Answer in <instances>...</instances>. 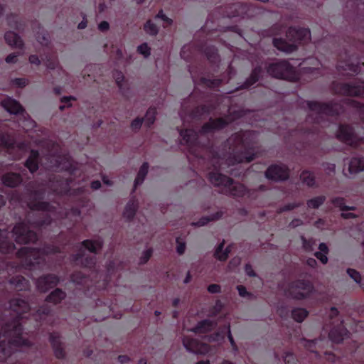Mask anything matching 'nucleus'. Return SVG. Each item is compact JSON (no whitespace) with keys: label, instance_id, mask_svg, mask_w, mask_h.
Instances as JSON below:
<instances>
[{"label":"nucleus","instance_id":"obj_1","mask_svg":"<svg viewBox=\"0 0 364 364\" xmlns=\"http://www.w3.org/2000/svg\"><path fill=\"white\" fill-rule=\"evenodd\" d=\"M181 144L186 145L190 154L199 160H208L209 168L213 171L208 173L209 181L220 188V192L233 198H252L255 191L249 190L245 185L235 182L232 178L218 172L224 161L229 166L250 163L255 159V141L250 131H239L232 134L224 144L228 151H220L209 140L201 144L198 133L193 129L180 130Z\"/></svg>","mask_w":364,"mask_h":364},{"label":"nucleus","instance_id":"obj_2","mask_svg":"<svg viewBox=\"0 0 364 364\" xmlns=\"http://www.w3.org/2000/svg\"><path fill=\"white\" fill-rule=\"evenodd\" d=\"M46 191L43 188L30 190L28 194L27 205L32 211L41 213H28L25 219L16 223L12 229L15 241L18 244L36 243L38 236L36 232L30 229V226L42 229L52 223L51 215L57 216V206L43 201Z\"/></svg>","mask_w":364,"mask_h":364},{"label":"nucleus","instance_id":"obj_3","mask_svg":"<svg viewBox=\"0 0 364 364\" xmlns=\"http://www.w3.org/2000/svg\"><path fill=\"white\" fill-rule=\"evenodd\" d=\"M11 318L0 321V363L4 362L20 347H29L31 342L23 337L21 321L27 317L31 307L26 299L12 298L9 301Z\"/></svg>","mask_w":364,"mask_h":364},{"label":"nucleus","instance_id":"obj_4","mask_svg":"<svg viewBox=\"0 0 364 364\" xmlns=\"http://www.w3.org/2000/svg\"><path fill=\"white\" fill-rule=\"evenodd\" d=\"M267 35L272 37V46H305L311 38L308 28L286 26L276 23L267 31Z\"/></svg>","mask_w":364,"mask_h":364},{"label":"nucleus","instance_id":"obj_5","mask_svg":"<svg viewBox=\"0 0 364 364\" xmlns=\"http://www.w3.org/2000/svg\"><path fill=\"white\" fill-rule=\"evenodd\" d=\"M306 105L309 110L316 112L307 115L306 121L312 122L313 125L311 128L304 130V134L306 135L314 134L317 132V125L322 120L323 115L336 117L344 110L343 104L334 100L328 102L308 100Z\"/></svg>","mask_w":364,"mask_h":364},{"label":"nucleus","instance_id":"obj_6","mask_svg":"<svg viewBox=\"0 0 364 364\" xmlns=\"http://www.w3.org/2000/svg\"><path fill=\"white\" fill-rule=\"evenodd\" d=\"M212 16L209 15L205 25L194 35V40L197 42L194 46H215L214 42L220 43V46H231L230 42L225 40L229 37L230 33L236 37H241L237 31L227 30L221 31L218 29V24L212 21Z\"/></svg>","mask_w":364,"mask_h":364},{"label":"nucleus","instance_id":"obj_7","mask_svg":"<svg viewBox=\"0 0 364 364\" xmlns=\"http://www.w3.org/2000/svg\"><path fill=\"white\" fill-rule=\"evenodd\" d=\"M61 252L60 247L47 244L43 247H23L18 249L16 255L23 260V264L29 270L40 269L45 263V256Z\"/></svg>","mask_w":364,"mask_h":364},{"label":"nucleus","instance_id":"obj_8","mask_svg":"<svg viewBox=\"0 0 364 364\" xmlns=\"http://www.w3.org/2000/svg\"><path fill=\"white\" fill-rule=\"evenodd\" d=\"M332 89L335 94L364 97L363 81L360 83L334 82L332 84ZM343 102L356 109L359 112L361 119L364 122V104L363 102L351 99H346Z\"/></svg>","mask_w":364,"mask_h":364},{"label":"nucleus","instance_id":"obj_9","mask_svg":"<svg viewBox=\"0 0 364 364\" xmlns=\"http://www.w3.org/2000/svg\"><path fill=\"white\" fill-rule=\"evenodd\" d=\"M336 135L340 141L364 150V129L358 124H340Z\"/></svg>","mask_w":364,"mask_h":364},{"label":"nucleus","instance_id":"obj_10","mask_svg":"<svg viewBox=\"0 0 364 364\" xmlns=\"http://www.w3.org/2000/svg\"><path fill=\"white\" fill-rule=\"evenodd\" d=\"M0 147L3 148L11 160H18L26 152L28 144L24 141H17L9 134L0 132Z\"/></svg>","mask_w":364,"mask_h":364},{"label":"nucleus","instance_id":"obj_11","mask_svg":"<svg viewBox=\"0 0 364 364\" xmlns=\"http://www.w3.org/2000/svg\"><path fill=\"white\" fill-rule=\"evenodd\" d=\"M220 98L218 97H213L207 104L196 106L188 112H186L183 106L180 116L183 123L186 122V117H188L192 121L198 122L216 110L218 108Z\"/></svg>","mask_w":364,"mask_h":364},{"label":"nucleus","instance_id":"obj_12","mask_svg":"<svg viewBox=\"0 0 364 364\" xmlns=\"http://www.w3.org/2000/svg\"><path fill=\"white\" fill-rule=\"evenodd\" d=\"M267 73L273 77L297 82L299 76L294 66L288 61L282 60L271 63L267 68Z\"/></svg>","mask_w":364,"mask_h":364},{"label":"nucleus","instance_id":"obj_13","mask_svg":"<svg viewBox=\"0 0 364 364\" xmlns=\"http://www.w3.org/2000/svg\"><path fill=\"white\" fill-rule=\"evenodd\" d=\"M314 291L315 287L312 282L304 279H298L290 282L287 289L288 296L295 300L307 299Z\"/></svg>","mask_w":364,"mask_h":364},{"label":"nucleus","instance_id":"obj_14","mask_svg":"<svg viewBox=\"0 0 364 364\" xmlns=\"http://www.w3.org/2000/svg\"><path fill=\"white\" fill-rule=\"evenodd\" d=\"M43 48V54L41 55V58L37 55H31L29 56V63L36 65H38L41 61H43L46 67L50 70L58 69L59 73H65V70L61 67H59L58 56L55 52L53 51V47H41Z\"/></svg>","mask_w":364,"mask_h":364},{"label":"nucleus","instance_id":"obj_15","mask_svg":"<svg viewBox=\"0 0 364 364\" xmlns=\"http://www.w3.org/2000/svg\"><path fill=\"white\" fill-rule=\"evenodd\" d=\"M193 47H181V50L180 52V55L181 58H185V53L186 49L187 48L190 53H192L190 50V48ZM200 51H203L205 53L207 60L208 61L210 66L211 67V70L213 72H218L219 70V64L220 62V58L218 54V51L216 49V47H198Z\"/></svg>","mask_w":364,"mask_h":364},{"label":"nucleus","instance_id":"obj_16","mask_svg":"<svg viewBox=\"0 0 364 364\" xmlns=\"http://www.w3.org/2000/svg\"><path fill=\"white\" fill-rule=\"evenodd\" d=\"M231 122L229 117L212 118L203 124L199 130V134L205 135L207 134L214 133L226 128Z\"/></svg>","mask_w":364,"mask_h":364},{"label":"nucleus","instance_id":"obj_17","mask_svg":"<svg viewBox=\"0 0 364 364\" xmlns=\"http://www.w3.org/2000/svg\"><path fill=\"white\" fill-rule=\"evenodd\" d=\"M289 171L287 166L270 165L265 171V177L273 181H284L289 178Z\"/></svg>","mask_w":364,"mask_h":364},{"label":"nucleus","instance_id":"obj_18","mask_svg":"<svg viewBox=\"0 0 364 364\" xmlns=\"http://www.w3.org/2000/svg\"><path fill=\"white\" fill-rule=\"evenodd\" d=\"M364 68V61L361 62L360 58L356 59V62H353L351 57L346 56L343 61L338 62L337 68L339 71L346 72L347 75H355L362 71Z\"/></svg>","mask_w":364,"mask_h":364},{"label":"nucleus","instance_id":"obj_19","mask_svg":"<svg viewBox=\"0 0 364 364\" xmlns=\"http://www.w3.org/2000/svg\"><path fill=\"white\" fill-rule=\"evenodd\" d=\"M60 282V278L55 274H46L39 277L36 282L38 290L46 293L56 287Z\"/></svg>","mask_w":364,"mask_h":364},{"label":"nucleus","instance_id":"obj_20","mask_svg":"<svg viewBox=\"0 0 364 364\" xmlns=\"http://www.w3.org/2000/svg\"><path fill=\"white\" fill-rule=\"evenodd\" d=\"M183 345L188 351L195 354H204L208 350L206 344L188 336L183 337Z\"/></svg>","mask_w":364,"mask_h":364},{"label":"nucleus","instance_id":"obj_21","mask_svg":"<svg viewBox=\"0 0 364 364\" xmlns=\"http://www.w3.org/2000/svg\"><path fill=\"white\" fill-rule=\"evenodd\" d=\"M248 6L246 4L236 2L232 4L227 8L223 14V17L232 18L236 16L245 17L247 14Z\"/></svg>","mask_w":364,"mask_h":364},{"label":"nucleus","instance_id":"obj_22","mask_svg":"<svg viewBox=\"0 0 364 364\" xmlns=\"http://www.w3.org/2000/svg\"><path fill=\"white\" fill-rule=\"evenodd\" d=\"M49 342L52 346L55 356L58 359H63L65 357V352L60 340V333L53 332L49 334Z\"/></svg>","mask_w":364,"mask_h":364},{"label":"nucleus","instance_id":"obj_23","mask_svg":"<svg viewBox=\"0 0 364 364\" xmlns=\"http://www.w3.org/2000/svg\"><path fill=\"white\" fill-rule=\"evenodd\" d=\"M40 163L41 156L39 151L36 149H31L23 165L31 173L33 174L39 169Z\"/></svg>","mask_w":364,"mask_h":364},{"label":"nucleus","instance_id":"obj_24","mask_svg":"<svg viewBox=\"0 0 364 364\" xmlns=\"http://www.w3.org/2000/svg\"><path fill=\"white\" fill-rule=\"evenodd\" d=\"M3 107L11 114H23L25 112L23 106L12 97H7L2 100Z\"/></svg>","mask_w":364,"mask_h":364},{"label":"nucleus","instance_id":"obj_25","mask_svg":"<svg viewBox=\"0 0 364 364\" xmlns=\"http://www.w3.org/2000/svg\"><path fill=\"white\" fill-rule=\"evenodd\" d=\"M348 332V330L343 326V321H341L338 326L331 329L328 337L332 342L340 343L343 341Z\"/></svg>","mask_w":364,"mask_h":364},{"label":"nucleus","instance_id":"obj_26","mask_svg":"<svg viewBox=\"0 0 364 364\" xmlns=\"http://www.w3.org/2000/svg\"><path fill=\"white\" fill-rule=\"evenodd\" d=\"M11 287L17 291H28L30 289V282L21 275H16L9 279Z\"/></svg>","mask_w":364,"mask_h":364},{"label":"nucleus","instance_id":"obj_27","mask_svg":"<svg viewBox=\"0 0 364 364\" xmlns=\"http://www.w3.org/2000/svg\"><path fill=\"white\" fill-rule=\"evenodd\" d=\"M263 70L262 66L257 65L254 68L251 72V74L248 78L240 85L239 90H245L250 88L251 86L255 85L260 79Z\"/></svg>","mask_w":364,"mask_h":364},{"label":"nucleus","instance_id":"obj_28","mask_svg":"<svg viewBox=\"0 0 364 364\" xmlns=\"http://www.w3.org/2000/svg\"><path fill=\"white\" fill-rule=\"evenodd\" d=\"M1 181L5 186L15 188L22 183L23 178L20 173L9 172L2 176Z\"/></svg>","mask_w":364,"mask_h":364},{"label":"nucleus","instance_id":"obj_29","mask_svg":"<svg viewBox=\"0 0 364 364\" xmlns=\"http://www.w3.org/2000/svg\"><path fill=\"white\" fill-rule=\"evenodd\" d=\"M138 200L135 198H132L128 201L123 212V217L126 218L127 221H131L134 218L138 209Z\"/></svg>","mask_w":364,"mask_h":364},{"label":"nucleus","instance_id":"obj_30","mask_svg":"<svg viewBox=\"0 0 364 364\" xmlns=\"http://www.w3.org/2000/svg\"><path fill=\"white\" fill-rule=\"evenodd\" d=\"M81 245L91 253L97 254L103 247V241L99 240H85L81 242Z\"/></svg>","mask_w":364,"mask_h":364},{"label":"nucleus","instance_id":"obj_31","mask_svg":"<svg viewBox=\"0 0 364 364\" xmlns=\"http://www.w3.org/2000/svg\"><path fill=\"white\" fill-rule=\"evenodd\" d=\"M215 323L209 319H204L199 321L197 325L192 328V331L196 333H205L210 332L214 328Z\"/></svg>","mask_w":364,"mask_h":364},{"label":"nucleus","instance_id":"obj_32","mask_svg":"<svg viewBox=\"0 0 364 364\" xmlns=\"http://www.w3.org/2000/svg\"><path fill=\"white\" fill-rule=\"evenodd\" d=\"M15 244L7 237H2V230L0 229V252L2 254H13L16 251Z\"/></svg>","mask_w":364,"mask_h":364},{"label":"nucleus","instance_id":"obj_33","mask_svg":"<svg viewBox=\"0 0 364 364\" xmlns=\"http://www.w3.org/2000/svg\"><path fill=\"white\" fill-rule=\"evenodd\" d=\"M225 240H223L216 247L214 256L215 257L222 262L226 261L230 252L232 250V245H229L224 250Z\"/></svg>","mask_w":364,"mask_h":364},{"label":"nucleus","instance_id":"obj_34","mask_svg":"<svg viewBox=\"0 0 364 364\" xmlns=\"http://www.w3.org/2000/svg\"><path fill=\"white\" fill-rule=\"evenodd\" d=\"M363 171H364V157H353L349 162V173L353 174Z\"/></svg>","mask_w":364,"mask_h":364},{"label":"nucleus","instance_id":"obj_35","mask_svg":"<svg viewBox=\"0 0 364 364\" xmlns=\"http://www.w3.org/2000/svg\"><path fill=\"white\" fill-rule=\"evenodd\" d=\"M66 297V293L60 288L52 291L46 298V301L53 304H60Z\"/></svg>","mask_w":364,"mask_h":364},{"label":"nucleus","instance_id":"obj_36","mask_svg":"<svg viewBox=\"0 0 364 364\" xmlns=\"http://www.w3.org/2000/svg\"><path fill=\"white\" fill-rule=\"evenodd\" d=\"M51 311L52 309L49 305L43 304L36 310L33 314V318L38 323L43 322L50 314Z\"/></svg>","mask_w":364,"mask_h":364},{"label":"nucleus","instance_id":"obj_37","mask_svg":"<svg viewBox=\"0 0 364 364\" xmlns=\"http://www.w3.org/2000/svg\"><path fill=\"white\" fill-rule=\"evenodd\" d=\"M223 213L222 211H217L212 215L202 217L198 221L193 223L192 225L196 227H202L207 225L209 222L219 220L223 217Z\"/></svg>","mask_w":364,"mask_h":364},{"label":"nucleus","instance_id":"obj_38","mask_svg":"<svg viewBox=\"0 0 364 364\" xmlns=\"http://www.w3.org/2000/svg\"><path fill=\"white\" fill-rule=\"evenodd\" d=\"M4 39L7 46H24L21 37L14 31L6 32Z\"/></svg>","mask_w":364,"mask_h":364},{"label":"nucleus","instance_id":"obj_39","mask_svg":"<svg viewBox=\"0 0 364 364\" xmlns=\"http://www.w3.org/2000/svg\"><path fill=\"white\" fill-rule=\"evenodd\" d=\"M318 250L319 251H317L314 253V256L323 264H326L328 260L327 255L329 253V248L326 243L321 242L318 245Z\"/></svg>","mask_w":364,"mask_h":364},{"label":"nucleus","instance_id":"obj_40","mask_svg":"<svg viewBox=\"0 0 364 364\" xmlns=\"http://www.w3.org/2000/svg\"><path fill=\"white\" fill-rule=\"evenodd\" d=\"M54 164L50 166L55 169H68L70 166L67 157L60 154H56L54 156Z\"/></svg>","mask_w":364,"mask_h":364},{"label":"nucleus","instance_id":"obj_41","mask_svg":"<svg viewBox=\"0 0 364 364\" xmlns=\"http://www.w3.org/2000/svg\"><path fill=\"white\" fill-rule=\"evenodd\" d=\"M148 170H149V164L147 162L143 163V164L139 168L137 176L134 180V188H135L144 182V181L148 173Z\"/></svg>","mask_w":364,"mask_h":364},{"label":"nucleus","instance_id":"obj_42","mask_svg":"<svg viewBox=\"0 0 364 364\" xmlns=\"http://www.w3.org/2000/svg\"><path fill=\"white\" fill-rule=\"evenodd\" d=\"M300 179L308 187L312 188L316 186L315 176L313 173L308 170L302 171L300 174Z\"/></svg>","mask_w":364,"mask_h":364},{"label":"nucleus","instance_id":"obj_43","mask_svg":"<svg viewBox=\"0 0 364 364\" xmlns=\"http://www.w3.org/2000/svg\"><path fill=\"white\" fill-rule=\"evenodd\" d=\"M199 84L203 86L214 89L218 87L222 84V80L220 78L201 77L199 80Z\"/></svg>","mask_w":364,"mask_h":364},{"label":"nucleus","instance_id":"obj_44","mask_svg":"<svg viewBox=\"0 0 364 364\" xmlns=\"http://www.w3.org/2000/svg\"><path fill=\"white\" fill-rule=\"evenodd\" d=\"M308 315L309 311L304 308H295L291 311L292 318L298 323H301Z\"/></svg>","mask_w":364,"mask_h":364},{"label":"nucleus","instance_id":"obj_45","mask_svg":"<svg viewBox=\"0 0 364 364\" xmlns=\"http://www.w3.org/2000/svg\"><path fill=\"white\" fill-rule=\"evenodd\" d=\"M156 114L157 112L156 107H150L147 109L145 117L144 118L145 126L149 128L154 124L156 120Z\"/></svg>","mask_w":364,"mask_h":364},{"label":"nucleus","instance_id":"obj_46","mask_svg":"<svg viewBox=\"0 0 364 364\" xmlns=\"http://www.w3.org/2000/svg\"><path fill=\"white\" fill-rule=\"evenodd\" d=\"M326 200V198L325 196L314 197L306 201V205L309 208L318 209L325 203Z\"/></svg>","mask_w":364,"mask_h":364},{"label":"nucleus","instance_id":"obj_47","mask_svg":"<svg viewBox=\"0 0 364 364\" xmlns=\"http://www.w3.org/2000/svg\"><path fill=\"white\" fill-rule=\"evenodd\" d=\"M331 203L336 207L339 208L340 210L342 211L355 210V207H354V206L346 205L345 199L341 197H336V198H333L331 200Z\"/></svg>","mask_w":364,"mask_h":364},{"label":"nucleus","instance_id":"obj_48","mask_svg":"<svg viewBox=\"0 0 364 364\" xmlns=\"http://www.w3.org/2000/svg\"><path fill=\"white\" fill-rule=\"evenodd\" d=\"M97 262V259L95 256L87 255L86 257L84 256L82 258V262L80 263V266L82 268H87L92 269L95 267Z\"/></svg>","mask_w":364,"mask_h":364},{"label":"nucleus","instance_id":"obj_49","mask_svg":"<svg viewBox=\"0 0 364 364\" xmlns=\"http://www.w3.org/2000/svg\"><path fill=\"white\" fill-rule=\"evenodd\" d=\"M144 29L146 33L151 36H156L159 32V27L151 20H148L144 24Z\"/></svg>","mask_w":364,"mask_h":364},{"label":"nucleus","instance_id":"obj_50","mask_svg":"<svg viewBox=\"0 0 364 364\" xmlns=\"http://www.w3.org/2000/svg\"><path fill=\"white\" fill-rule=\"evenodd\" d=\"M155 21H163V26L165 28L171 26L173 23V20L164 14L162 9H161L155 16Z\"/></svg>","mask_w":364,"mask_h":364},{"label":"nucleus","instance_id":"obj_51","mask_svg":"<svg viewBox=\"0 0 364 364\" xmlns=\"http://www.w3.org/2000/svg\"><path fill=\"white\" fill-rule=\"evenodd\" d=\"M85 275L81 271H75L70 275L72 282L77 284H82L85 280Z\"/></svg>","mask_w":364,"mask_h":364},{"label":"nucleus","instance_id":"obj_52","mask_svg":"<svg viewBox=\"0 0 364 364\" xmlns=\"http://www.w3.org/2000/svg\"><path fill=\"white\" fill-rule=\"evenodd\" d=\"M84 252L82 250H80L77 252L72 254L70 256V259L71 264L73 266H80V263L82 262V258L84 257Z\"/></svg>","mask_w":364,"mask_h":364},{"label":"nucleus","instance_id":"obj_53","mask_svg":"<svg viewBox=\"0 0 364 364\" xmlns=\"http://www.w3.org/2000/svg\"><path fill=\"white\" fill-rule=\"evenodd\" d=\"M113 77L115 79V82H116V84L117 85L119 89L123 92V81H124V74L122 73V72L121 71H119V70H116L113 73ZM122 94L124 95H125V94L124 92H122Z\"/></svg>","mask_w":364,"mask_h":364},{"label":"nucleus","instance_id":"obj_54","mask_svg":"<svg viewBox=\"0 0 364 364\" xmlns=\"http://www.w3.org/2000/svg\"><path fill=\"white\" fill-rule=\"evenodd\" d=\"M6 21L8 25L14 28H18V15L11 13L6 16Z\"/></svg>","mask_w":364,"mask_h":364},{"label":"nucleus","instance_id":"obj_55","mask_svg":"<svg viewBox=\"0 0 364 364\" xmlns=\"http://www.w3.org/2000/svg\"><path fill=\"white\" fill-rule=\"evenodd\" d=\"M76 97L73 96H64L60 99V102L62 103H64L65 105H60L59 107V109L61 111H63L66 107H70L72 106L70 101H75Z\"/></svg>","mask_w":364,"mask_h":364},{"label":"nucleus","instance_id":"obj_56","mask_svg":"<svg viewBox=\"0 0 364 364\" xmlns=\"http://www.w3.org/2000/svg\"><path fill=\"white\" fill-rule=\"evenodd\" d=\"M11 84L18 88H23L28 84V80L23 77H16L11 80Z\"/></svg>","mask_w":364,"mask_h":364},{"label":"nucleus","instance_id":"obj_57","mask_svg":"<svg viewBox=\"0 0 364 364\" xmlns=\"http://www.w3.org/2000/svg\"><path fill=\"white\" fill-rule=\"evenodd\" d=\"M302 247L306 252L312 251L314 240L312 239H306L304 236H301Z\"/></svg>","mask_w":364,"mask_h":364},{"label":"nucleus","instance_id":"obj_58","mask_svg":"<svg viewBox=\"0 0 364 364\" xmlns=\"http://www.w3.org/2000/svg\"><path fill=\"white\" fill-rule=\"evenodd\" d=\"M347 273L350 278H352L356 283L361 282V275L357 270L351 268L347 269Z\"/></svg>","mask_w":364,"mask_h":364},{"label":"nucleus","instance_id":"obj_59","mask_svg":"<svg viewBox=\"0 0 364 364\" xmlns=\"http://www.w3.org/2000/svg\"><path fill=\"white\" fill-rule=\"evenodd\" d=\"M153 255V250L151 248H149L142 252V255L140 257V264H146L151 257Z\"/></svg>","mask_w":364,"mask_h":364},{"label":"nucleus","instance_id":"obj_60","mask_svg":"<svg viewBox=\"0 0 364 364\" xmlns=\"http://www.w3.org/2000/svg\"><path fill=\"white\" fill-rule=\"evenodd\" d=\"M284 361L285 364H297V359L294 353L287 352L284 356Z\"/></svg>","mask_w":364,"mask_h":364},{"label":"nucleus","instance_id":"obj_61","mask_svg":"<svg viewBox=\"0 0 364 364\" xmlns=\"http://www.w3.org/2000/svg\"><path fill=\"white\" fill-rule=\"evenodd\" d=\"M143 122H144V118H141V117L135 118L131 122L132 129L134 132L138 131L141 127Z\"/></svg>","mask_w":364,"mask_h":364},{"label":"nucleus","instance_id":"obj_62","mask_svg":"<svg viewBox=\"0 0 364 364\" xmlns=\"http://www.w3.org/2000/svg\"><path fill=\"white\" fill-rule=\"evenodd\" d=\"M324 170L326 171V173L329 176H333L335 173L336 171V165L335 164L332 163H323L322 164Z\"/></svg>","mask_w":364,"mask_h":364},{"label":"nucleus","instance_id":"obj_63","mask_svg":"<svg viewBox=\"0 0 364 364\" xmlns=\"http://www.w3.org/2000/svg\"><path fill=\"white\" fill-rule=\"evenodd\" d=\"M300 206L299 203H289L280 208L281 212L290 211Z\"/></svg>","mask_w":364,"mask_h":364},{"label":"nucleus","instance_id":"obj_64","mask_svg":"<svg viewBox=\"0 0 364 364\" xmlns=\"http://www.w3.org/2000/svg\"><path fill=\"white\" fill-rule=\"evenodd\" d=\"M237 289L238 291V294L241 297H250L252 296V294L249 292L246 287L242 285H237Z\"/></svg>","mask_w":364,"mask_h":364}]
</instances>
